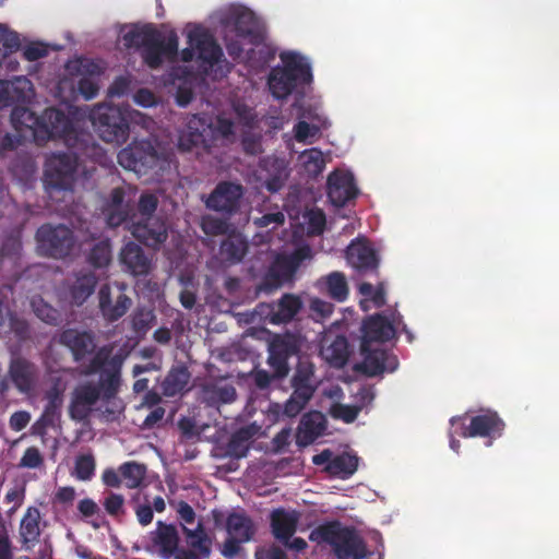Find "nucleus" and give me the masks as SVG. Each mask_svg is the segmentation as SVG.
<instances>
[{"label":"nucleus","mask_w":559,"mask_h":559,"mask_svg":"<svg viewBox=\"0 0 559 559\" xmlns=\"http://www.w3.org/2000/svg\"><path fill=\"white\" fill-rule=\"evenodd\" d=\"M124 356L120 353L112 355L109 346L99 347L86 365L81 366V374H99L98 383L84 382L79 384L69 406V415L75 421L86 420L94 405L99 401L109 402L115 399L121 385V370Z\"/></svg>","instance_id":"obj_1"},{"label":"nucleus","mask_w":559,"mask_h":559,"mask_svg":"<svg viewBox=\"0 0 559 559\" xmlns=\"http://www.w3.org/2000/svg\"><path fill=\"white\" fill-rule=\"evenodd\" d=\"M50 140L61 141L68 148L85 153L94 147L93 135L83 130L61 109L49 107L39 116L38 127L35 128V141L38 144Z\"/></svg>","instance_id":"obj_2"},{"label":"nucleus","mask_w":559,"mask_h":559,"mask_svg":"<svg viewBox=\"0 0 559 559\" xmlns=\"http://www.w3.org/2000/svg\"><path fill=\"white\" fill-rule=\"evenodd\" d=\"M283 67H274L267 78L271 94L276 99L287 98L298 86L312 82L310 63L301 55L293 51L281 53Z\"/></svg>","instance_id":"obj_3"},{"label":"nucleus","mask_w":559,"mask_h":559,"mask_svg":"<svg viewBox=\"0 0 559 559\" xmlns=\"http://www.w3.org/2000/svg\"><path fill=\"white\" fill-rule=\"evenodd\" d=\"M311 542L329 544L337 559H365L367 546L358 532L350 526H343L338 521L323 523L313 528L309 535Z\"/></svg>","instance_id":"obj_4"},{"label":"nucleus","mask_w":559,"mask_h":559,"mask_svg":"<svg viewBox=\"0 0 559 559\" xmlns=\"http://www.w3.org/2000/svg\"><path fill=\"white\" fill-rule=\"evenodd\" d=\"M90 118L103 141L121 145L129 139L131 112L128 108L99 104L92 109Z\"/></svg>","instance_id":"obj_5"},{"label":"nucleus","mask_w":559,"mask_h":559,"mask_svg":"<svg viewBox=\"0 0 559 559\" xmlns=\"http://www.w3.org/2000/svg\"><path fill=\"white\" fill-rule=\"evenodd\" d=\"M164 162H166L165 150L156 139L152 138L133 141L118 154L120 166L138 175H146Z\"/></svg>","instance_id":"obj_6"},{"label":"nucleus","mask_w":559,"mask_h":559,"mask_svg":"<svg viewBox=\"0 0 559 559\" xmlns=\"http://www.w3.org/2000/svg\"><path fill=\"white\" fill-rule=\"evenodd\" d=\"M98 146L90 145L85 153L72 150V153H56L49 156L45 164V183L56 190H71L75 181L79 166V155L91 156Z\"/></svg>","instance_id":"obj_7"},{"label":"nucleus","mask_w":559,"mask_h":559,"mask_svg":"<svg viewBox=\"0 0 559 559\" xmlns=\"http://www.w3.org/2000/svg\"><path fill=\"white\" fill-rule=\"evenodd\" d=\"M221 25L238 38L247 40L252 46L264 41V32L254 13L242 5H230L221 13Z\"/></svg>","instance_id":"obj_8"},{"label":"nucleus","mask_w":559,"mask_h":559,"mask_svg":"<svg viewBox=\"0 0 559 559\" xmlns=\"http://www.w3.org/2000/svg\"><path fill=\"white\" fill-rule=\"evenodd\" d=\"M37 249L41 255L63 259L70 255L75 245L72 229L63 224H45L36 231Z\"/></svg>","instance_id":"obj_9"},{"label":"nucleus","mask_w":559,"mask_h":559,"mask_svg":"<svg viewBox=\"0 0 559 559\" xmlns=\"http://www.w3.org/2000/svg\"><path fill=\"white\" fill-rule=\"evenodd\" d=\"M245 193L246 188L240 182L222 180L203 198V203L207 210L230 218L240 212Z\"/></svg>","instance_id":"obj_10"},{"label":"nucleus","mask_w":559,"mask_h":559,"mask_svg":"<svg viewBox=\"0 0 559 559\" xmlns=\"http://www.w3.org/2000/svg\"><path fill=\"white\" fill-rule=\"evenodd\" d=\"M313 368L311 365H299L292 378L293 393L284 405V414L295 417L306 407L314 394L312 383Z\"/></svg>","instance_id":"obj_11"},{"label":"nucleus","mask_w":559,"mask_h":559,"mask_svg":"<svg viewBox=\"0 0 559 559\" xmlns=\"http://www.w3.org/2000/svg\"><path fill=\"white\" fill-rule=\"evenodd\" d=\"M299 349V340L294 334L285 333L273 336L269 344L267 364L275 372L277 379H282L288 374V359L297 355Z\"/></svg>","instance_id":"obj_12"},{"label":"nucleus","mask_w":559,"mask_h":559,"mask_svg":"<svg viewBox=\"0 0 559 559\" xmlns=\"http://www.w3.org/2000/svg\"><path fill=\"white\" fill-rule=\"evenodd\" d=\"M114 287L115 292L109 284H104L98 290V308L108 322L118 321L132 306V299L124 293L126 285L116 282Z\"/></svg>","instance_id":"obj_13"},{"label":"nucleus","mask_w":559,"mask_h":559,"mask_svg":"<svg viewBox=\"0 0 559 559\" xmlns=\"http://www.w3.org/2000/svg\"><path fill=\"white\" fill-rule=\"evenodd\" d=\"M178 36L171 32L166 39H164L160 32L152 38V44H147L141 50V57L144 63L151 69H158L164 58L175 60L178 53Z\"/></svg>","instance_id":"obj_14"},{"label":"nucleus","mask_w":559,"mask_h":559,"mask_svg":"<svg viewBox=\"0 0 559 559\" xmlns=\"http://www.w3.org/2000/svg\"><path fill=\"white\" fill-rule=\"evenodd\" d=\"M504 427L506 424L497 412L486 409L472 417L469 425L463 427L461 436L463 438L484 437L496 439L502 436Z\"/></svg>","instance_id":"obj_15"},{"label":"nucleus","mask_w":559,"mask_h":559,"mask_svg":"<svg viewBox=\"0 0 559 559\" xmlns=\"http://www.w3.org/2000/svg\"><path fill=\"white\" fill-rule=\"evenodd\" d=\"M130 230L135 239L153 249H158L168 237L166 223L159 217L132 222Z\"/></svg>","instance_id":"obj_16"},{"label":"nucleus","mask_w":559,"mask_h":559,"mask_svg":"<svg viewBox=\"0 0 559 559\" xmlns=\"http://www.w3.org/2000/svg\"><path fill=\"white\" fill-rule=\"evenodd\" d=\"M364 360L357 364L355 370L366 374L367 377H376L384 371L393 372L399 366L396 356L390 354L385 349H372L368 345V349L360 350Z\"/></svg>","instance_id":"obj_17"},{"label":"nucleus","mask_w":559,"mask_h":559,"mask_svg":"<svg viewBox=\"0 0 559 559\" xmlns=\"http://www.w3.org/2000/svg\"><path fill=\"white\" fill-rule=\"evenodd\" d=\"M236 397L235 386L224 379L206 380L199 388V400L209 407L218 408L233 403Z\"/></svg>","instance_id":"obj_18"},{"label":"nucleus","mask_w":559,"mask_h":559,"mask_svg":"<svg viewBox=\"0 0 559 559\" xmlns=\"http://www.w3.org/2000/svg\"><path fill=\"white\" fill-rule=\"evenodd\" d=\"M361 333L360 350H366L372 343L391 341L395 336V328L384 316L376 313L364 320Z\"/></svg>","instance_id":"obj_19"},{"label":"nucleus","mask_w":559,"mask_h":559,"mask_svg":"<svg viewBox=\"0 0 559 559\" xmlns=\"http://www.w3.org/2000/svg\"><path fill=\"white\" fill-rule=\"evenodd\" d=\"M33 96V84L25 76L12 81L0 80V109L26 104Z\"/></svg>","instance_id":"obj_20"},{"label":"nucleus","mask_w":559,"mask_h":559,"mask_svg":"<svg viewBox=\"0 0 559 559\" xmlns=\"http://www.w3.org/2000/svg\"><path fill=\"white\" fill-rule=\"evenodd\" d=\"M59 343L70 349L75 362H81L86 356L95 355V337L91 332L67 329L61 332Z\"/></svg>","instance_id":"obj_21"},{"label":"nucleus","mask_w":559,"mask_h":559,"mask_svg":"<svg viewBox=\"0 0 559 559\" xmlns=\"http://www.w3.org/2000/svg\"><path fill=\"white\" fill-rule=\"evenodd\" d=\"M357 197L354 179L344 173L333 171L328 177V198L331 203L342 207Z\"/></svg>","instance_id":"obj_22"},{"label":"nucleus","mask_w":559,"mask_h":559,"mask_svg":"<svg viewBox=\"0 0 559 559\" xmlns=\"http://www.w3.org/2000/svg\"><path fill=\"white\" fill-rule=\"evenodd\" d=\"M309 251L308 247L300 248L289 259L273 265L259 284L258 292L272 293L277 289L283 283V276L277 271V267L284 269L285 274L290 275L299 262L308 255Z\"/></svg>","instance_id":"obj_23"},{"label":"nucleus","mask_w":559,"mask_h":559,"mask_svg":"<svg viewBox=\"0 0 559 559\" xmlns=\"http://www.w3.org/2000/svg\"><path fill=\"white\" fill-rule=\"evenodd\" d=\"M188 44L195 46L199 59L211 67L221 62L224 57L223 49L216 40L199 28L189 32Z\"/></svg>","instance_id":"obj_24"},{"label":"nucleus","mask_w":559,"mask_h":559,"mask_svg":"<svg viewBox=\"0 0 559 559\" xmlns=\"http://www.w3.org/2000/svg\"><path fill=\"white\" fill-rule=\"evenodd\" d=\"M150 540L163 558H170L179 550V534L174 524L157 521L156 528L150 533Z\"/></svg>","instance_id":"obj_25"},{"label":"nucleus","mask_w":559,"mask_h":559,"mask_svg":"<svg viewBox=\"0 0 559 559\" xmlns=\"http://www.w3.org/2000/svg\"><path fill=\"white\" fill-rule=\"evenodd\" d=\"M348 264L360 274L377 272L379 259L376 251L366 243L352 242L346 249Z\"/></svg>","instance_id":"obj_26"},{"label":"nucleus","mask_w":559,"mask_h":559,"mask_svg":"<svg viewBox=\"0 0 559 559\" xmlns=\"http://www.w3.org/2000/svg\"><path fill=\"white\" fill-rule=\"evenodd\" d=\"M119 260L123 269L134 276L147 275L151 260L135 242H128L120 251Z\"/></svg>","instance_id":"obj_27"},{"label":"nucleus","mask_w":559,"mask_h":559,"mask_svg":"<svg viewBox=\"0 0 559 559\" xmlns=\"http://www.w3.org/2000/svg\"><path fill=\"white\" fill-rule=\"evenodd\" d=\"M325 430V418L320 412L305 414L298 426L296 443L307 447L313 443Z\"/></svg>","instance_id":"obj_28"},{"label":"nucleus","mask_w":559,"mask_h":559,"mask_svg":"<svg viewBox=\"0 0 559 559\" xmlns=\"http://www.w3.org/2000/svg\"><path fill=\"white\" fill-rule=\"evenodd\" d=\"M11 380L20 392L31 391L36 382L37 367L25 358L12 359L9 368Z\"/></svg>","instance_id":"obj_29"},{"label":"nucleus","mask_w":559,"mask_h":559,"mask_svg":"<svg viewBox=\"0 0 559 559\" xmlns=\"http://www.w3.org/2000/svg\"><path fill=\"white\" fill-rule=\"evenodd\" d=\"M98 277L92 271H79L74 275L73 283L69 286V296L75 306H82L95 292Z\"/></svg>","instance_id":"obj_30"},{"label":"nucleus","mask_w":559,"mask_h":559,"mask_svg":"<svg viewBox=\"0 0 559 559\" xmlns=\"http://www.w3.org/2000/svg\"><path fill=\"white\" fill-rule=\"evenodd\" d=\"M298 516L296 513L287 512L283 509L273 511L271 515V526L276 539L287 545L297 530Z\"/></svg>","instance_id":"obj_31"},{"label":"nucleus","mask_w":559,"mask_h":559,"mask_svg":"<svg viewBox=\"0 0 559 559\" xmlns=\"http://www.w3.org/2000/svg\"><path fill=\"white\" fill-rule=\"evenodd\" d=\"M40 512L36 507H28L20 522V539L24 547L34 546L40 536Z\"/></svg>","instance_id":"obj_32"},{"label":"nucleus","mask_w":559,"mask_h":559,"mask_svg":"<svg viewBox=\"0 0 559 559\" xmlns=\"http://www.w3.org/2000/svg\"><path fill=\"white\" fill-rule=\"evenodd\" d=\"M257 432L258 427L255 425L245 426L236 430L226 445L227 455L234 459L246 457L249 451L250 440Z\"/></svg>","instance_id":"obj_33"},{"label":"nucleus","mask_w":559,"mask_h":559,"mask_svg":"<svg viewBox=\"0 0 559 559\" xmlns=\"http://www.w3.org/2000/svg\"><path fill=\"white\" fill-rule=\"evenodd\" d=\"M191 373L185 366L171 367L162 382V392L167 397L181 394L189 384Z\"/></svg>","instance_id":"obj_34"},{"label":"nucleus","mask_w":559,"mask_h":559,"mask_svg":"<svg viewBox=\"0 0 559 559\" xmlns=\"http://www.w3.org/2000/svg\"><path fill=\"white\" fill-rule=\"evenodd\" d=\"M226 531L229 536L247 543L253 537L255 527L246 513L233 512L227 516Z\"/></svg>","instance_id":"obj_35"},{"label":"nucleus","mask_w":559,"mask_h":559,"mask_svg":"<svg viewBox=\"0 0 559 559\" xmlns=\"http://www.w3.org/2000/svg\"><path fill=\"white\" fill-rule=\"evenodd\" d=\"M358 468V456L348 452L334 455L329 465L324 467L331 477L348 479Z\"/></svg>","instance_id":"obj_36"},{"label":"nucleus","mask_w":559,"mask_h":559,"mask_svg":"<svg viewBox=\"0 0 559 559\" xmlns=\"http://www.w3.org/2000/svg\"><path fill=\"white\" fill-rule=\"evenodd\" d=\"M248 251V241L240 234L228 235L219 246V254L226 262H240Z\"/></svg>","instance_id":"obj_37"},{"label":"nucleus","mask_w":559,"mask_h":559,"mask_svg":"<svg viewBox=\"0 0 559 559\" xmlns=\"http://www.w3.org/2000/svg\"><path fill=\"white\" fill-rule=\"evenodd\" d=\"M301 309L299 297L285 294L271 311V322L286 323L289 322Z\"/></svg>","instance_id":"obj_38"},{"label":"nucleus","mask_w":559,"mask_h":559,"mask_svg":"<svg viewBox=\"0 0 559 559\" xmlns=\"http://www.w3.org/2000/svg\"><path fill=\"white\" fill-rule=\"evenodd\" d=\"M349 345L347 338L337 335L330 345L321 349L322 357L333 367L342 368L349 357Z\"/></svg>","instance_id":"obj_39"},{"label":"nucleus","mask_w":559,"mask_h":559,"mask_svg":"<svg viewBox=\"0 0 559 559\" xmlns=\"http://www.w3.org/2000/svg\"><path fill=\"white\" fill-rule=\"evenodd\" d=\"M267 178L265 179V188L274 193L278 192L288 178L287 164L282 158H270L266 160Z\"/></svg>","instance_id":"obj_40"},{"label":"nucleus","mask_w":559,"mask_h":559,"mask_svg":"<svg viewBox=\"0 0 559 559\" xmlns=\"http://www.w3.org/2000/svg\"><path fill=\"white\" fill-rule=\"evenodd\" d=\"M159 31L152 24L143 26H134L129 32L123 34L122 40L127 48L143 49L147 44H152V38L157 35Z\"/></svg>","instance_id":"obj_41"},{"label":"nucleus","mask_w":559,"mask_h":559,"mask_svg":"<svg viewBox=\"0 0 559 559\" xmlns=\"http://www.w3.org/2000/svg\"><path fill=\"white\" fill-rule=\"evenodd\" d=\"M195 120H190L187 130L181 132L178 140V147L182 152H190L194 147H209V143L205 136L206 129L202 130L193 128Z\"/></svg>","instance_id":"obj_42"},{"label":"nucleus","mask_w":559,"mask_h":559,"mask_svg":"<svg viewBox=\"0 0 559 559\" xmlns=\"http://www.w3.org/2000/svg\"><path fill=\"white\" fill-rule=\"evenodd\" d=\"M326 294L335 301L343 302L348 297V284L344 273L335 271L324 278Z\"/></svg>","instance_id":"obj_43"},{"label":"nucleus","mask_w":559,"mask_h":559,"mask_svg":"<svg viewBox=\"0 0 559 559\" xmlns=\"http://www.w3.org/2000/svg\"><path fill=\"white\" fill-rule=\"evenodd\" d=\"M119 473L124 480L126 487L135 489L141 486L146 475V467L144 464L136 462H126L120 465Z\"/></svg>","instance_id":"obj_44"},{"label":"nucleus","mask_w":559,"mask_h":559,"mask_svg":"<svg viewBox=\"0 0 559 559\" xmlns=\"http://www.w3.org/2000/svg\"><path fill=\"white\" fill-rule=\"evenodd\" d=\"M182 532L187 538V543L191 548L198 550L200 555L204 557L210 555L211 542L209 540L204 532L203 524L201 522L198 523L194 530H191L186 525H182Z\"/></svg>","instance_id":"obj_45"},{"label":"nucleus","mask_w":559,"mask_h":559,"mask_svg":"<svg viewBox=\"0 0 559 559\" xmlns=\"http://www.w3.org/2000/svg\"><path fill=\"white\" fill-rule=\"evenodd\" d=\"M300 159L302 162V166L306 173L309 176L317 177L324 169L325 160L323 157V153L317 147L304 151L300 154Z\"/></svg>","instance_id":"obj_46"},{"label":"nucleus","mask_w":559,"mask_h":559,"mask_svg":"<svg viewBox=\"0 0 559 559\" xmlns=\"http://www.w3.org/2000/svg\"><path fill=\"white\" fill-rule=\"evenodd\" d=\"M111 261V245L109 239H104L98 242H96L88 255H87V262L96 267H106Z\"/></svg>","instance_id":"obj_47"},{"label":"nucleus","mask_w":559,"mask_h":559,"mask_svg":"<svg viewBox=\"0 0 559 559\" xmlns=\"http://www.w3.org/2000/svg\"><path fill=\"white\" fill-rule=\"evenodd\" d=\"M15 105L12 114L11 119L16 129L19 128H28L32 130L33 135L35 136V128L38 127L39 122V116H35L33 111H31L28 108Z\"/></svg>","instance_id":"obj_48"},{"label":"nucleus","mask_w":559,"mask_h":559,"mask_svg":"<svg viewBox=\"0 0 559 559\" xmlns=\"http://www.w3.org/2000/svg\"><path fill=\"white\" fill-rule=\"evenodd\" d=\"M262 44L263 41L257 46L258 49L251 48L247 51L246 59L250 67L262 68L275 58V49Z\"/></svg>","instance_id":"obj_49"},{"label":"nucleus","mask_w":559,"mask_h":559,"mask_svg":"<svg viewBox=\"0 0 559 559\" xmlns=\"http://www.w3.org/2000/svg\"><path fill=\"white\" fill-rule=\"evenodd\" d=\"M95 459L93 454H81L75 459L72 475L82 481H87L95 475Z\"/></svg>","instance_id":"obj_50"},{"label":"nucleus","mask_w":559,"mask_h":559,"mask_svg":"<svg viewBox=\"0 0 559 559\" xmlns=\"http://www.w3.org/2000/svg\"><path fill=\"white\" fill-rule=\"evenodd\" d=\"M229 218L217 217L213 215H205L201 219V229L207 236H223L226 235L230 228L228 223Z\"/></svg>","instance_id":"obj_51"},{"label":"nucleus","mask_w":559,"mask_h":559,"mask_svg":"<svg viewBox=\"0 0 559 559\" xmlns=\"http://www.w3.org/2000/svg\"><path fill=\"white\" fill-rule=\"evenodd\" d=\"M2 314L5 318L4 324L2 326L8 324L10 331L12 333H14V335L20 341H26L29 338L31 330H29V325L25 319L19 317L15 313L10 312V311L4 312L2 310Z\"/></svg>","instance_id":"obj_52"},{"label":"nucleus","mask_w":559,"mask_h":559,"mask_svg":"<svg viewBox=\"0 0 559 559\" xmlns=\"http://www.w3.org/2000/svg\"><path fill=\"white\" fill-rule=\"evenodd\" d=\"M46 399L47 404L45 406L41 420L47 425H52L62 404V397L59 390L57 388H52L46 393Z\"/></svg>","instance_id":"obj_53"},{"label":"nucleus","mask_w":559,"mask_h":559,"mask_svg":"<svg viewBox=\"0 0 559 559\" xmlns=\"http://www.w3.org/2000/svg\"><path fill=\"white\" fill-rule=\"evenodd\" d=\"M32 305L36 317L41 321L50 325H58L61 322L60 312L43 299L34 300Z\"/></svg>","instance_id":"obj_54"},{"label":"nucleus","mask_w":559,"mask_h":559,"mask_svg":"<svg viewBox=\"0 0 559 559\" xmlns=\"http://www.w3.org/2000/svg\"><path fill=\"white\" fill-rule=\"evenodd\" d=\"M361 409L362 406L360 405L336 403L332 405L330 414L335 419H341L346 424H352L357 419Z\"/></svg>","instance_id":"obj_55"},{"label":"nucleus","mask_w":559,"mask_h":559,"mask_svg":"<svg viewBox=\"0 0 559 559\" xmlns=\"http://www.w3.org/2000/svg\"><path fill=\"white\" fill-rule=\"evenodd\" d=\"M105 511L114 519L119 520L126 514L124 498L120 493L109 492L103 502Z\"/></svg>","instance_id":"obj_56"},{"label":"nucleus","mask_w":559,"mask_h":559,"mask_svg":"<svg viewBox=\"0 0 559 559\" xmlns=\"http://www.w3.org/2000/svg\"><path fill=\"white\" fill-rule=\"evenodd\" d=\"M20 45L19 35L0 24V51L3 50V55L14 52L20 48Z\"/></svg>","instance_id":"obj_57"},{"label":"nucleus","mask_w":559,"mask_h":559,"mask_svg":"<svg viewBox=\"0 0 559 559\" xmlns=\"http://www.w3.org/2000/svg\"><path fill=\"white\" fill-rule=\"evenodd\" d=\"M158 205V199L153 193H143L141 194L138 202V211L141 215L140 219H145L146 217H156L154 215Z\"/></svg>","instance_id":"obj_58"},{"label":"nucleus","mask_w":559,"mask_h":559,"mask_svg":"<svg viewBox=\"0 0 559 559\" xmlns=\"http://www.w3.org/2000/svg\"><path fill=\"white\" fill-rule=\"evenodd\" d=\"M44 464V457L36 447L27 448L19 463L20 467L38 468Z\"/></svg>","instance_id":"obj_59"},{"label":"nucleus","mask_w":559,"mask_h":559,"mask_svg":"<svg viewBox=\"0 0 559 559\" xmlns=\"http://www.w3.org/2000/svg\"><path fill=\"white\" fill-rule=\"evenodd\" d=\"M22 250V241L21 237L15 234L9 235L1 247V255L2 257H10L15 258L20 255V252Z\"/></svg>","instance_id":"obj_60"},{"label":"nucleus","mask_w":559,"mask_h":559,"mask_svg":"<svg viewBox=\"0 0 559 559\" xmlns=\"http://www.w3.org/2000/svg\"><path fill=\"white\" fill-rule=\"evenodd\" d=\"M78 91L84 99L90 100L97 96L99 86L93 78L83 76L78 82Z\"/></svg>","instance_id":"obj_61"},{"label":"nucleus","mask_w":559,"mask_h":559,"mask_svg":"<svg viewBox=\"0 0 559 559\" xmlns=\"http://www.w3.org/2000/svg\"><path fill=\"white\" fill-rule=\"evenodd\" d=\"M319 129L307 121H298L294 127L295 139L297 142H305L308 138L314 136Z\"/></svg>","instance_id":"obj_62"},{"label":"nucleus","mask_w":559,"mask_h":559,"mask_svg":"<svg viewBox=\"0 0 559 559\" xmlns=\"http://www.w3.org/2000/svg\"><path fill=\"white\" fill-rule=\"evenodd\" d=\"M310 309L319 319H325L333 313L334 305L329 301L314 298L310 302Z\"/></svg>","instance_id":"obj_63"},{"label":"nucleus","mask_w":559,"mask_h":559,"mask_svg":"<svg viewBox=\"0 0 559 559\" xmlns=\"http://www.w3.org/2000/svg\"><path fill=\"white\" fill-rule=\"evenodd\" d=\"M130 88V80L126 76H118L108 88V95L111 97H121L127 95Z\"/></svg>","instance_id":"obj_64"}]
</instances>
